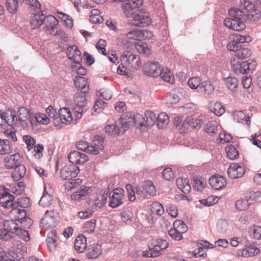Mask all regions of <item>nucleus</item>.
<instances>
[{
    "instance_id": "f257e3e1",
    "label": "nucleus",
    "mask_w": 261,
    "mask_h": 261,
    "mask_svg": "<svg viewBox=\"0 0 261 261\" xmlns=\"http://www.w3.org/2000/svg\"><path fill=\"white\" fill-rule=\"evenodd\" d=\"M231 51L234 52V58L231 60V66L233 71L236 74H244L255 69L256 66L255 61L249 60L242 61L251 55L250 49L242 46Z\"/></svg>"
},
{
    "instance_id": "f03ea898",
    "label": "nucleus",
    "mask_w": 261,
    "mask_h": 261,
    "mask_svg": "<svg viewBox=\"0 0 261 261\" xmlns=\"http://www.w3.org/2000/svg\"><path fill=\"white\" fill-rule=\"evenodd\" d=\"M121 64L117 67V72L120 75L128 74L132 69L136 70L141 65L140 57L129 50H124L120 57Z\"/></svg>"
},
{
    "instance_id": "7ed1b4c3",
    "label": "nucleus",
    "mask_w": 261,
    "mask_h": 261,
    "mask_svg": "<svg viewBox=\"0 0 261 261\" xmlns=\"http://www.w3.org/2000/svg\"><path fill=\"white\" fill-rule=\"evenodd\" d=\"M229 17L224 20V24L227 28L233 31L240 32L243 31L246 27L243 19V11L240 9L231 8L228 11Z\"/></svg>"
},
{
    "instance_id": "20e7f679",
    "label": "nucleus",
    "mask_w": 261,
    "mask_h": 261,
    "mask_svg": "<svg viewBox=\"0 0 261 261\" xmlns=\"http://www.w3.org/2000/svg\"><path fill=\"white\" fill-rule=\"evenodd\" d=\"M30 11L34 16L32 17L30 23L33 29L40 27L45 21V17L42 12L40 11L41 5L37 0H26Z\"/></svg>"
},
{
    "instance_id": "39448f33",
    "label": "nucleus",
    "mask_w": 261,
    "mask_h": 261,
    "mask_svg": "<svg viewBox=\"0 0 261 261\" xmlns=\"http://www.w3.org/2000/svg\"><path fill=\"white\" fill-rule=\"evenodd\" d=\"M128 117L130 125L135 124L137 120L139 121L140 124L143 126L151 127L153 126L156 121V118L154 113L149 110L146 111L144 114V117L140 114L134 115L131 113H128L125 115Z\"/></svg>"
},
{
    "instance_id": "423d86ee",
    "label": "nucleus",
    "mask_w": 261,
    "mask_h": 261,
    "mask_svg": "<svg viewBox=\"0 0 261 261\" xmlns=\"http://www.w3.org/2000/svg\"><path fill=\"white\" fill-rule=\"evenodd\" d=\"M240 7L243 13V17L248 20L256 21L261 16L260 11L255 6L248 0H240Z\"/></svg>"
},
{
    "instance_id": "0eeeda50",
    "label": "nucleus",
    "mask_w": 261,
    "mask_h": 261,
    "mask_svg": "<svg viewBox=\"0 0 261 261\" xmlns=\"http://www.w3.org/2000/svg\"><path fill=\"white\" fill-rule=\"evenodd\" d=\"M125 118L121 117L119 124L108 125L105 128V132L109 136L119 135L120 134H124V132L129 127V123L128 119Z\"/></svg>"
},
{
    "instance_id": "6e6552de",
    "label": "nucleus",
    "mask_w": 261,
    "mask_h": 261,
    "mask_svg": "<svg viewBox=\"0 0 261 261\" xmlns=\"http://www.w3.org/2000/svg\"><path fill=\"white\" fill-rule=\"evenodd\" d=\"M86 92H78L74 95L73 112L76 119L82 118V114L85 111L87 104L85 93Z\"/></svg>"
},
{
    "instance_id": "1a4fd4ad",
    "label": "nucleus",
    "mask_w": 261,
    "mask_h": 261,
    "mask_svg": "<svg viewBox=\"0 0 261 261\" xmlns=\"http://www.w3.org/2000/svg\"><path fill=\"white\" fill-rule=\"evenodd\" d=\"M130 15L132 18V23L136 27H144L151 23V19L148 13L141 9L132 12Z\"/></svg>"
},
{
    "instance_id": "9d476101",
    "label": "nucleus",
    "mask_w": 261,
    "mask_h": 261,
    "mask_svg": "<svg viewBox=\"0 0 261 261\" xmlns=\"http://www.w3.org/2000/svg\"><path fill=\"white\" fill-rule=\"evenodd\" d=\"M44 22L47 32L53 36H62L65 35L63 30L59 28L58 20L53 15L47 16Z\"/></svg>"
},
{
    "instance_id": "9b49d317",
    "label": "nucleus",
    "mask_w": 261,
    "mask_h": 261,
    "mask_svg": "<svg viewBox=\"0 0 261 261\" xmlns=\"http://www.w3.org/2000/svg\"><path fill=\"white\" fill-rule=\"evenodd\" d=\"M143 70L145 74L156 77L162 74L163 68L157 62H147L144 64Z\"/></svg>"
},
{
    "instance_id": "f8f14e48",
    "label": "nucleus",
    "mask_w": 261,
    "mask_h": 261,
    "mask_svg": "<svg viewBox=\"0 0 261 261\" xmlns=\"http://www.w3.org/2000/svg\"><path fill=\"white\" fill-rule=\"evenodd\" d=\"M124 197V190L120 188L114 189L109 193V206L116 208L122 204V199Z\"/></svg>"
},
{
    "instance_id": "ddd939ff",
    "label": "nucleus",
    "mask_w": 261,
    "mask_h": 261,
    "mask_svg": "<svg viewBox=\"0 0 261 261\" xmlns=\"http://www.w3.org/2000/svg\"><path fill=\"white\" fill-rule=\"evenodd\" d=\"M59 220V216L55 211H46L43 218L41 219L40 227L47 226L48 228L55 227Z\"/></svg>"
},
{
    "instance_id": "4468645a",
    "label": "nucleus",
    "mask_w": 261,
    "mask_h": 261,
    "mask_svg": "<svg viewBox=\"0 0 261 261\" xmlns=\"http://www.w3.org/2000/svg\"><path fill=\"white\" fill-rule=\"evenodd\" d=\"M22 162V158L19 154L17 153L7 156L5 159L6 167L7 169H14L19 167V169L24 170V166H21Z\"/></svg>"
},
{
    "instance_id": "2eb2a0df",
    "label": "nucleus",
    "mask_w": 261,
    "mask_h": 261,
    "mask_svg": "<svg viewBox=\"0 0 261 261\" xmlns=\"http://www.w3.org/2000/svg\"><path fill=\"white\" fill-rule=\"evenodd\" d=\"M245 248L242 249L240 253L238 252L239 256L247 257L254 256L259 253V250L257 247L256 243L246 240L245 241Z\"/></svg>"
},
{
    "instance_id": "dca6fc26",
    "label": "nucleus",
    "mask_w": 261,
    "mask_h": 261,
    "mask_svg": "<svg viewBox=\"0 0 261 261\" xmlns=\"http://www.w3.org/2000/svg\"><path fill=\"white\" fill-rule=\"evenodd\" d=\"M80 169L75 165L65 166L61 170V176L63 179H71L79 174Z\"/></svg>"
},
{
    "instance_id": "f3484780",
    "label": "nucleus",
    "mask_w": 261,
    "mask_h": 261,
    "mask_svg": "<svg viewBox=\"0 0 261 261\" xmlns=\"http://www.w3.org/2000/svg\"><path fill=\"white\" fill-rule=\"evenodd\" d=\"M168 245V243L165 240L159 239L152 240L148 244V248L150 249H152L159 256L161 254V251L166 249Z\"/></svg>"
},
{
    "instance_id": "a211bd4d",
    "label": "nucleus",
    "mask_w": 261,
    "mask_h": 261,
    "mask_svg": "<svg viewBox=\"0 0 261 261\" xmlns=\"http://www.w3.org/2000/svg\"><path fill=\"white\" fill-rule=\"evenodd\" d=\"M245 172L244 167L237 163L231 164L227 169L228 175L231 179L240 178Z\"/></svg>"
},
{
    "instance_id": "6ab92c4d",
    "label": "nucleus",
    "mask_w": 261,
    "mask_h": 261,
    "mask_svg": "<svg viewBox=\"0 0 261 261\" xmlns=\"http://www.w3.org/2000/svg\"><path fill=\"white\" fill-rule=\"evenodd\" d=\"M69 161L73 165L82 164L86 162L88 159V156L85 153L74 150L71 151L68 155Z\"/></svg>"
},
{
    "instance_id": "aec40b11",
    "label": "nucleus",
    "mask_w": 261,
    "mask_h": 261,
    "mask_svg": "<svg viewBox=\"0 0 261 261\" xmlns=\"http://www.w3.org/2000/svg\"><path fill=\"white\" fill-rule=\"evenodd\" d=\"M123 3L122 8L124 10V13L128 16L129 11L140 7L143 4V0H119Z\"/></svg>"
},
{
    "instance_id": "412c9836",
    "label": "nucleus",
    "mask_w": 261,
    "mask_h": 261,
    "mask_svg": "<svg viewBox=\"0 0 261 261\" xmlns=\"http://www.w3.org/2000/svg\"><path fill=\"white\" fill-rule=\"evenodd\" d=\"M66 54L68 59L73 60L75 63H81L82 61L81 52L76 45L69 46Z\"/></svg>"
},
{
    "instance_id": "4be33fe9",
    "label": "nucleus",
    "mask_w": 261,
    "mask_h": 261,
    "mask_svg": "<svg viewBox=\"0 0 261 261\" xmlns=\"http://www.w3.org/2000/svg\"><path fill=\"white\" fill-rule=\"evenodd\" d=\"M249 41H250V37L237 35L232 41L227 44V48L229 50H234L235 48L243 46L242 43Z\"/></svg>"
},
{
    "instance_id": "5701e85b",
    "label": "nucleus",
    "mask_w": 261,
    "mask_h": 261,
    "mask_svg": "<svg viewBox=\"0 0 261 261\" xmlns=\"http://www.w3.org/2000/svg\"><path fill=\"white\" fill-rule=\"evenodd\" d=\"M209 183L212 188L219 190L226 186V180L222 176L215 175L210 178Z\"/></svg>"
},
{
    "instance_id": "b1692460",
    "label": "nucleus",
    "mask_w": 261,
    "mask_h": 261,
    "mask_svg": "<svg viewBox=\"0 0 261 261\" xmlns=\"http://www.w3.org/2000/svg\"><path fill=\"white\" fill-rule=\"evenodd\" d=\"M17 119L23 127H28L29 122V113L24 107H20L17 111Z\"/></svg>"
},
{
    "instance_id": "393cba45",
    "label": "nucleus",
    "mask_w": 261,
    "mask_h": 261,
    "mask_svg": "<svg viewBox=\"0 0 261 261\" xmlns=\"http://www.w3.org/2000/svg\"><path fill=\"white\" fill-rule=\"evenodd\" d=\"M16 213L18 214L16 216L17 220L21 223H25L24 227L28 228L31 226L32 224V221L27 216V213L24 210L17 209L16 210Z\"/></svg>"
},
{
    "instance_id": "a878e982",
    "label": "nucleus",
    "mask_w": 261,
    "mask_h": 261,
    "mask_svg": "<svg viewBox=\"0 0 261 261\" xmlns=\"http://www.w3.org/2000/svg\"><path fill=\"white\" fill-rule=\"evenodd\" d=\"M59 117L61 122L65 124L71 123L73 120L71 112L67 108H61L59 110Z\"/></svg>"
},
{
    "instance_id": "bb28decb",
    "label": "nucleus",
    "mask_w": 261,
    "mask_h": 261,
    "mask_svg": "<svg viewBox=\"0 0 261 261\" xmlns=\"http://www.w3.org/2000/svg\"><path fill=\"white\" fill-rule=\"evenodd\" d=\"M5 124L7 123L9 125L12 126L15 125L17 121V117L16 115V112L12 110H9L5 113H3Z\"/></svg>"
},
{
    "instance_id": "cd10ccee",
    "label": "nucleus",
    "mask_w": 261,
    "mask_h": 261,
    "mask_svg": "<svg viewBox=\"0 0 261 261\" xmlns=\"http://www.w3.org/2000/svg\"><path fill=\"white\" fill-rule=\"evenodd\" d=\"M205 119L206 118L204 116H200L197 118L190 116L186 119V121L189 123L191 127L197 129L201 127Z\"/></svg>"
},
{
    "instance_id": "c85d7f7f",
    "label": "nucleus",
    "mask_w": 261,
    "mask_h": 261,
    "mask_svg": "<svg viewBox=\"0 0 261 261\" xmlns=\"http://www.w3.org/2000/svg\"><path fill=\"white\" fill-rule=\"evenodd\" d=\"M14 196L6 191H5L0 198L1 202L4 203L3 205L5 207H8L11 206L13 208H15L17 202L14 203L13 200L14 199Z\"/></svg>"
},
{
    "instance_id": "c756f323",
    "label": "nucleus",
    "mask_w": 261,
    "mask_h": 261,
    "mask_svg": "<svg viewBox=\"0 0 261 261\" xmlns=\"http://www.w3.org/2000/svg\"><path fill=\"white\" fill-rule=\"evenodd\" d=\"M74 85L81 92H87L89 90L87 79L80 76H76L74 80Z\"/></svg>"
},
{
    "instance_id": "7c9ffc66",
    "label": "nucleus",
    "mask_w": 261,
    "mask_h": 261,
    "mask_svg": "<svg viewBox=\"0 0 261 261\" xmlns=\"http://www.w3.org/2000/svg\"><path fill=\"white\" fill-rule=\"evenodd\" d=\"M86 237L82 235L76 237L74 242V248L77 252L79 253L84 252L86 248Z\"/></svg>"
},
{
    "instance_id": "2f4dec72",
    "label": "nucleus",
    "mask_w": 261,
    "mask_h": 261,
    "mask_svg": "<svg viewBox=\"0 0 261 261\" xmlns=\"http://www.w3.org/2000/svg\"><path fill=\"white\" fill-rule=\"evenodd\" d=\"M76 147L78 150H83L86 152L93 154H98L99 151H97L93 147L88 145L87 142L84 141H79L76 143Z\"/></svg>"
},
{
    "instance_id": "473e14b6",
    "label": "nucleus",
    "mask_w": 261,
    "mask_h": 261,
    "mask_svg": "<svg viewBox=\"0 0 261 261\" xmlns=\"http://www.w3.org/2000/svg\"><path fill=\"white\" fill-rule=\"evenodd\" d=\"M224 81L226 87L232 92H235L238 89V80L233 76H229L224 78Z\"/></svg>"
},
{
    "instance_id": "72a5a7b5",
    "label": "nucleus",
    "mask_w": 261,
    "mask_h": 261,
    "mask_svg": "<svg viewBox=\"0 0 261 261\" xmlns=\"http://www.w3.org/2000/svg\"><path fill=\"white\" fill-rule=\"evenodd\" d=\"M56 238V231L55 230H52L48 233L46 242L49 251L54 250L57 246Z\"/></svg>"
},
{
    "instance_id": "f704fd0d",
    "label": "nucleus",
    "mask_w": 261,
    "mask_h": 261,
    "mask_svg": "<svg viewBox=\"0 0 261 261\" xmlns=\"http://www.w3.org/2000/svg\"><path fill=\"white\" fill-rule=\"evenodd\" d=\"M176 185L178 188L185 194L188 193L191 189L188 179L178 178L176 179Z\"/></svg>"
},
{
    "instance_id": "c9c22d12",
    "label": "nucleus",
    "mask_w": 261,
    "mask_h": 261,
    "mask_svg": "<svg viewBox=\"0 0 261 261\" xmlns=\"http://www.w3.org/2000/svg\"><path fill=\"white\" fill-rule=\"evenodd\" d=\"M233 119L239 123L249 124L250 117L247 116L242 111H237L233 113Z\"/></svg>"
},
{
    "instance_id": "e433bc0d",
    "label": "nucleus",
    "mask_w": 261,
    "mask_h": 261,
    "mask_svg": "<svg viewBox=\"0 0 261 261\" xmlns=\"http://www.w3.org/2000/svg\"><path fill=\"white\" fill-rule=\"evenodd\" d=\"M156 124L160 128H165L169 122V116L165 113H161L158 115Z\"/></svg>"
},
{
    "instance_id": "4c0bfd02",
    "label": "nucleus",
    "mask_w": 261,
    "mask_h": 261,
    "mask_svg": "<svg viewBox=\"0 0 261 261\" xmlns=\"http://www.w3.org/2000/svg\"><path fill=\"white\" fill-rule=\"evenodd\" d=\"M200 90L203 94L210 95L213 94L214 87L211 82L204 81L202 82Z\"/></svg>"
},
{
    "instance_id": "58836bf2",
    "label": "nucleus",
    "mask_w": 261,
    "mask_h": 261,
    "mask_svg": "<svg viewBox=\"0 0 261 261\" xmlns=\"http://www.w3.org/2000/svg\"><path fill=\"white\" fill-rule=\"evenodd\" d=\"M206 181L202 178L194 177L193 179V189L197 191H202L206 186Z\"/></svg>"
},
{
    "instance_id": "ea45409f",
    "label": "nucleus",
    "mask_w": 261,
    "mask_h": 261,
    "mask_svg": "<svg viewBox=\"0 0 261 261\" xmlns=\"http://www.w3.org/2000/svg\"><path fill=\"white\" fill-rule=\"evenodd\" d=\"M12 150V145L8 139H0V154H5L10 153Z\"/></svg>"
},
{
    "instance_id": "a19ab883",
    "label": "nucleus",
    "mask_w": 261,
    "mask_h": 261,
    "mask_svg": "<svg viewBox=\"0 0 261 261\" xmlns=\"http://www.w3.org/2000/svg\"><path fill=\"white\" fill-rule=\"evenodd\" d=\"M4 227L6 228L10 232L12 233L14 236L17 234L18 230L21 229L18 227L17 224L12 219L7 220L4 224Z\"/></svg>"
},
{
    "instance_id": "79ce46f5",
    "label": "nucleus",
    "mask_w": 261,
    "mask_h": 261,
    "mask_svg": "<svg viewBox=\"0 0 261 261\" xmlns=\"http://www.w3.org/2000/svg\"><path fill=\"white\" fill-rule=\"evenodd\" d=\"M88 190L89 189H87L85 187L84 188H81L79 190L71 195L72 199L79 201L86 199L88 195Z\"/></svg>"
},
{
    "instance_id": "37998d69",
    "label": "nucleus",
    "mask_w": 261,
    "mask_h": 261,
    "mask_svg": "<svg viewBox=\"0 0 261 261\" xmlns=\"http://www.w3.org/2000/svg\"><path fill=\"white\" fill-rule=\"evenodd\" d=\"M101 253L100 246L97 244L88 248L87 256L89 258H96Z\"/></svg>"
},
{
    "instance_id": "c03bdc74",
    "label": "nucleus",
    "mask_w": 261,
    "mask_h": 261,
    "mask_svg": "<svg viewBox=\"0 0 261 261\" xmlns=\"http://www.w3.org/2000/svg\"><path fill=\"white\" fill-rule=\"evenodd\" d=\"M143 186L147 197L148 196H153L155 194L156 190L152 181L150 180L146 181L144 182Z\"/></svg>"
},
{
    "instance_id": "a18cd8bd",
    "label": "nucleus",
    "mask_w": 261,
    "mask_h": 261,
    "mask_svg": "<svg viewBox=\"0 0 261 261\" xmlns=\"http://www.w3.org/2000/svg\"><path fill=\"white\" fill-rule=\"evenodd\" d=\"M96 222V220L92 219L85 223L84 232L86 235L90 234L94 232L95 228Z\"/></svg>"
},
{
    "instance_id": "49530a36",
    "label": "nucleus",
    "mask_w": 261,
    "mask_h": 261,
    "mask_svg": "<svg viewBox=\"0 0 261 261\" xmlns=\"http://www.w3.org/2000/svg\"><path fill=\"white\" fill-rule=\"evenodd\" d=\"M91 146L97 151H99V150L103 149L104 148L103 138L100 136H95L93 141V145Z\"/></svg>"
},
{
    "instance_id": "de8ad7c7",
    "label": "nucleus",
    "mask_w": 261,
    "mask_h": 261,
    "mask_svg": "<svg viewBox=\"0 0 261 261\" xmlns=\"http://www.w3.org/2000/svg\"><path fill=\"white\" fill-rule=\"evenodd\" d=\"M251 202L245 196L243 199L238 200L236 203V208L240 211H245L248 207Z\"/></svg>"
},
{
    "instance_id": "09e8293b",
    "label": "nucleus",
    "mask_w": 261,
    "mask_h": 261,
    "mask_svg": "<svg viewBox=\"0 0 261 261\" xmlns=\"http://www.w3.org/2000/svg\"><path fill=\"white\" fill-rule=\"evenodd\" d=\"M53 197L50 194H43L41 197L39 204L42 207H48L52 204Z\"/></svg>"
},
{
    "instance_id": "8fccbe9b",
    "label": "nucleus",
    "mask_w": 261,
    "mask_h": 261,
    "mask_svg": "<svg viewBox=\"0 0 261 261\" xmlns=\"http://www.w3.org/2000/svg\"><path fill=\"white\" fill-rule=\"evenodd\" d=\"M227 156L231 160H234L239 156L237 149L232 145H229L225 148Z\"/></svg>"
},
{
    "instance_id": "3c124183",
    "label": "nucleus",
    "mask_w": 261,
    "mask_h": 261,
    "mask_svg": "<svg viewBox=\"0 0 261 261\" xmlns=\"http://www.w3.org/2000/svg\"><path fill=\"white\" fill-rule=\"evenodd\" d=\"M173 228L178 230L180 234H182L186 232L187 227L184 222L180 220H177L173 223Z\"/></svg>"
},
{
    "instance_id": "603ef678",
    "label": "nucleus",
    "mask_w": 261,
    "mask_h": 261,
    "mask_svg": "<svg viewBox=\"0 0 261 261\" xmlns=\"http://www.w3.org/2000/svg\"><path fill=\"white\" fill-rule=\"evenodd\" d=\"M217 123L216 121H212L208 122L204 127L205 132L212 135L216 134L217 130Z\"/></svg>"
},
{
    "instance_id": "864d4df0",
    "label": "nucleus",
    "mask_w": 261,
    "mask_h": 261,
    "mask_svg": "<svg viewBox=\"0 0 261 261\" xmlns=\"http://www.w3.org/2000/svg\"><path fill=\"white\" fill-rule=\"evenodd\" d=\"M163 80L165 82H167L170 84H173L174 83V77L173 74L171 72L170 70H168L166 69L165 72H163L162 71V74L160 75Z\"/></svg>"
},
{
    "instance_id": "5fc2aeb1",
    "label": "nucleus",
    "mask_w": 261,
    "mask_h": 261,
    "mask_svg": "<svg viewBox=\"0 0 261 261\" xmlns=\"http://www.w3.org/2000/svg\"><path fill=\"white\" fill-rule=\"evenodd\" d=\"M19 205L22 208L29 207L31 205L30 199L27 197L19 198L15 207H18Z\"/></svg>"
},
{
    "instance_id": "6e6d98bb",
    "label": "nucleus",
    "mask_w": 261,
    "mask_h": 261,
    "mask_svg": "<svg viewBox=\"0 0 261 261\" xmlns=\"http://www.w3.org/2000/svg\"><path fill=\"white\" fill-rule=\"evenodd\" d=\"M211 111L215 115L220 116L225 112V108L220 102H216L212 108Z\"/></svg>"
},
{
    "instance_id": "4d7b16f0",
    "label": "nucleus",
    "mask_w": 261,
    "mask_h": 261,
    "mask_svg": "<svg viewBox=\"0 0 261 261\" xmlns=\"http://www.w3.org/2000/svg\"><path fill=\"white\" fill-rule=\"evenodd\" d=\"M106 103L101 99H98L96 101L92 109V115L94 114V112L99 113L105 106Z\"/></svg>"
},
{
    "instance_id": "13d9d810",
    "label": "nucleus",
    "mask_w": 261,
    "mask_h": 261,
    "mask_svg": "<svg viewBox=\"0 0 261 261\" xmlns=\"http://www.w3.org/2000/svg\"><path fill=\"white\" fill-rule=\"evenodd\" d=\"M117 44L123 49H126V50H128L133 46L132 43L129 41L126 40L123 38H119L117 40Z\"/></svg>"
},
{
    "instance_id": "bf43d9fd",
    "label": "nucleus",
    "mask_w": 261,
    "mask_h": 261,
    "mask_svg": "<svg viewBox=\"0 0 261 261\" xmlns=\"http://www.w3.org/2000/svg\"><path fill=\"white\" fill-rule=\"evenodd\" d=\"M201 83L200 79L198 77L190 78L188 82V86L192 89H197Z\"/></svg>"
},
{
    "instance_id": "052dcab7",
    "label": "nucleus",
    "mask_w": 261,
    "mask_h": 261,
    "mask_svg": "<svg viewBox=\"0 0 261 261\" xmlns=\"http://www.w3.org/2000/svg\"><path fill=\"white\" fill-rule=\"evenodd\" d=\"M14 237L13 233L10 232L6 228L4 227L3 228L0 229V239L2 241H7Z\"/></svg>"
},
{
    "instance_id": "680f3d73",
    "label": "nucleus",
    "mask_w": 261,
    "mask_h": 261,
    "mask_svg": "<svg viewBox=\"0 0 261 261\" xmlns=\"http://www.w3.org/2000/svg\"><path fill=\"white\" fill-rule=\"evenodd\" d=\"M136 47L137 50L141 54H144L146 56H148L150 54V49L147 47L146 44L138 43L137 44H136Z\"/></svg>"
},
{
    "instance_id": "e2e57ef3",
    "label": "nucleus",
    "mask_w": 261,
    "mask_h": 261,
    "mask_svg": "<svg viewBox=\"0 0 261 261\" xmlns=\"http://www.w3.org/2000/svg\"><path fill=\"white\" fill-rule=\"evenodd\" d=\"M125 188L127 192L128 199L130 201H134L136 200V190H134L133 187L130 184L126 185Z\"/></svg>"
},
{
    "instance_id": "0e129e2a",
    "label": "nucleus",
    "mask_w": 261,
    "mask_h": 261,
    "mask_svg": "<svg viewBox=\"0 0 261 261\" xmlns=\"http://www.w3.org/2000/svg\"><path fill=\"white\" fill-rule=\"evenodd\" d=\"M125 35L126 38L129 39L139 40L140 39V30L130 31Z\"/></svg>"
},
{
    "instance_id": "69168bd1",
    "label": "nucleus",
    "mask_w": 261,
    "mask_h": 261,
    "mask_svg": "<svg viewBox=\"0 0 261 261\" xmlns=\"http://www.w3.org/2000/svg\"><path fill=\"white\" fill-rule=\"evenodd\" d=\"M35 118L36 121L41 124H47L49 122V118L44 114L40 113L36 115Z\"/></svg>"
},
{
    "instance_id": "338daca9",
    "label": "nucleus",
    "mask_w": 261,
    "mask_h": 261,
    "mask_svg": "<svg viewBox=\"0 0 261 261\" xmlns=\"http://www.w3.org/2000/svg\"><path fill=\"white\" fill-rule=\"evenodd\" d=\"M260 196V192L256 190L250 192L246 196L251 203L252 201L257 200Z\"/></svg>"
},
{
    "instance_id": "774afa93",
    "label": "nucleus",
    "mask_w": 261,
    "mask_h": 261,
    "mask_svg": "<svg viewBox=\"0 0 261 261\" xmlns=\"http://www.w3.org/2000/svg\"><path fill=\"white\" fill-rule=\"evenodd\" d=\"M152 211L159 216H161L164 213V208L163 205L158 202H154L152 203Z\"/></svg>"
}]
</instances>
